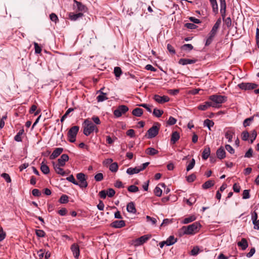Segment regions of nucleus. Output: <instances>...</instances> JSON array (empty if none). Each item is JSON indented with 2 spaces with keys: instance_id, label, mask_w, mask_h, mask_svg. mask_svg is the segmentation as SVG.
Segmentation results:
<instances>
[{
  "instance_id": "f257e3e1",
  "label": "nucleus",
  "mask_w": 259,
  "mask_h": 259,
  "mask_svg": "<svg viewBox=\"0 0 259 259\" xmlns=\"http://www.w3.org/2000/svg\"><path fill=\"white\" fill-rule=\"evenodd\" d=\"M200 227V223L196 222L188 226H183L182 229L184 234L191 235L197 232Z\"/></svg>"
},
{
  "instance_id": "f03ea898",
  "label": "nucleus",
  "mask_w": 259,
  "mask_h": 259,
  "mask_svg": "<svg viewBox=\"0 0 259 259\" xmlns=\"http://www.w3.org/2000/svg\"><path fill=\"white\" fill-rule=\"evenodd\" d=\"M226 97L224 96L213 95L209 96V99L212 103V105H214L215 106L212 107L219 108L220 105L226 101Z\"/></svg>"
},
{
  "instance_id": "7ed1b4c3",
  "label": "nucleus",
  "mask_w": 259,
  "mask_h": 259,
  "mask_svg": "<svg viewBox=\"0 0 259 259\" xmlns=\"http://www.w3.org/2000/svg\"><path fill=\"white\" fill-rule=\"evenodd\" d=\"M94 124L89 119H86L83 123V134L87 136L94 132Z\"/></svg>"
},
{
  "instance_id": "20e7f679",
  "label": "nucleus",
  "mask_w": 259,
  "mask_h": 259,
  "mask_svg": "<svg viewBox=\"0 0 259 259\" xmlns=\"http://www.w3.org/2000/svg\"><path fill=\"white\" fill-rule=\"evenodd\" d=\"M78 126H73L68 131L67 136L68 141L71 143H74L76 140V137L79 131Z\"/></svg>"
},
{
  "instance_id": "39448f33",
  "label": "nucleus",
  "mask_w": 259,
  "mask_h": 259,
  "mask_svg": "<svg viewBox=\"0 0 259 259\" xmlns=\"http://www.w3.org/2000/svg\"><path fill=\"white\" fill-rule=\"evenodd\" d=\"M156 125H153L151 128H150L147 131L148 139H152L155 137L158 134L159 130L160 124L156 123Z\"/></svg>"
},
{
  "instance_id": "423d86ee",
  "label": "nucleus",
  "mask_w": 259,
  "mask_h": 259,
  "mask_svg": "<svg viewBox=\"0 0 259 259\" xmlns=\"http://www.w3.org/2000/svg\"><path fill=\"white\" fill-rule=\"evenodd\" d=\"M238 87L241 90H250L256 89L258 84L252 82H242L238 84Z\"/></svg>"
},
{
  "instance_id": "0eeeda50",
  "label": "nucleus",
  "mask_w": 259,
  "mask_h": 259,
  "mask_svg": "<svg viewBox=\"0 0 259 259\" xmlns=\"http://www.w3.org/2000/svg\"><path fill=\"white\" fill-rule=\"evenodd\" d=\"M128 110V108L125 105H120L114 111V115L116 117H120L123 114L125 113Z\"/></svg>"
},
{
  "instance_id": "6e6552de",
  "label": "nucleus",
  "mask_w": 259,
  "mask_h": 259,
  "mask_svg": "<svg viewBox=\"0 0 259 259\" xmlns=\"http://www.w3.org/2000/svg\"><path fill=\"white\" fill-rule=\"evenodd\" d=\"M153 99L157 103L159 104H163L165 102H167L169 100V98L168 96H160L158 95H155L153 97Z\"/></svg>"
},
{
  "instance_id": "1a4fd4ad",
  "label": "nucleus",
  "mask_w": 259,
  "mask_h": 259,
  "mask_svg": "<svg viewBox=\"0 0 259 259\" xmlns=\"http://www.w3.org/2000/svg\"><path fill=\"white\" fill-rule=\"evenodd\" d=\"M150 237L151 236L149 235H143L138 238L135 241V245L139 246L142 245L143 244L145 243L148 240H149Z\"/></svg>"
},
{
  "instance_id": "9d476101",
  "label": "nucleus",
  "mask_w": 259,
  "mask_h": 259,
  "mask_svg": "<svg viewBox=\"0 0 259 259\" xmlns=\"http://www.w3.org/2000/svg\"><path fill=\"white\" fill-rule=\"evenodd\" d=\"M70 249L73 253L74 257L76 259H78L80 255L79 246L77 244L74 243L71 246Z\"/></svg>"
},
{
  "instance_id": "9b49d317",
  "label": "nucleus",
  "mask_w": 259,
  "mask_h": 259,
  "mask_svg": "<svg viewBox=\"0 0 259 259\" xmlns=\"http://www.w3.org/2000/svg\"><path fill=\"white\" fill-rule=\"evenodd\" d=\"M220 13L222 17L223 20L226 19V4L225 0H220Z\"/></svg>"
},
{
  "instance_id": "f8f14e48",
  "label": "nucleus",
  "mask_w": 259,
  "mask_h": 259,
  "mask_svg": "<svg viewBox=\"0 0 259 259\" xmlns=\"http://www.w3.org/2000/svg\"><path fill=\"white\" fill-rule=\"evenodd\" d=\"M221 23H222L221 19V18L218 19L209 33H211V34H214L216 35L217 32L218 31V29L220 28V25L221 24Z\"/></svg>"
},
{
  "instance_id": "ddd939ff",
  "label": "nucleus",
  "mask_w": 259,
  "mask_h": 259,
  "mask_svg": "<svg viewBox=\"0 0 259 259\" xmlns=\"http://www.w3.org/2000/svg\"><path fill=\"white\" fill-rule=\"evenodd\" d=\"M75 4H76V10L79 12V13H83L87 11V8L84 5H83L81 3L77 2L76 1H74ZM75 7V6H74Z\"/></svg>"
},
{
  "instance_id": "4468645a",
  "label": "nucleus",
  "mask_w": 259,
  "mask_h": 259,
  "mask_svg": "<svg viewBox=\"0 0 259 259\" xmlns=\"http://www.w3.org/2000/svg\"><path fill=\"white\" fill-rule=\"evenodd\" d=\"M83 15L82 13L74 14V13L70 12L68 13V18L71 21H75L81 18Z\"/></svg>"
},
{
  "instance_id": "2eb2a0df",
  "label": "nucleus",
  "mask_w": 259,
  "mask_h": 259,
  "mask_svg": "<svg viewBox=\"0 0 259 259\" xmlns=\"http://www.w3.org/2000/svg\"><path fill=\"white\" fill-rule=\"evenodd\" d=\"M197 61L196 59H185L182 58L180 59L179 61V63L182 65H186L187 64H191L196 63Z\"/></svg>"
},
{
  "instance_id": "dca6fc26",
  "label": "nucleus",
  "mask_w": 259,
  "mask_h": 259,
  "mask_svg": "<svg viewBox=\"0 0 259 259\" xmlns=\"http://www.w3.org/2000/svg\"><path fill=\"white\" fill-rule=\"evenodd\" d=\"M111 226L114 228H121L125 225L124 221H115L111 224Z\"/></svg>"
},
{
  "instance_id": "f3484780",
  "label": "nucleus",
  "mask_w": 259,
  "mask_h": 259,
  "mask_svg": "<svg viewBox=\"0 0 259 259\" xmlns=\"http://www.w3.org/2000/svg\"><path fill=\"white\" fill-rule=\"evenodd\" d=\"M63 151V149L62 148H56L52 154L50 155V158L51 159H54L57 158L58 156H59Z\"/></svg>"
},
{
  "instance_id": "a211bd4d",
  "label": "nucleus",
  "mask_w": 259,
  "mask_h": 259,
  "mask_svg": "<svg viewBox=\"0 0 259 259\" xmlns=\"http://www.w3.org/2000/svg\"><path fill=\"white\" fill-rule=\"evenodd\" d=\"M217 157L220 159H222L226 157V152L224 148L221 146L216 152Z\"/></svg>"
},
{
  "instance_id": "6ab92c4d",
  "label": "nucleus",
  "mask_w": 259,
  "mask_h": 259,
  "mask_svg": "<svg viewBox=\"0 0 259 259\" xmlns=\"http://www.w3.org/2000/svg\"><path fill=\"white\" fill-rule=\"evenodd\" d=\"M104 88H103L98 91V92L100 93V94L97 97L98 102H103L108 99L107 94L102 92V90H104Z\"/></svg>"
},
{
  "instance_id": "aec40b11",
  "label": "nucleus",
  "mask_w": 259,
  "mask_h": 259,
  "mask_svg": "<svg viewBox=\"0 0 259 259\" xmlns=\"http://www.w3.org/2000/svg\"><path fill=\"white\" fill-rule=\"evenodd\" d=\"M69 160V156L67 154H62L60 158L58 159V164L60 166H64L65 162Z\"/></svg>"
},
{
  "instance_id": "412c9836",
  "label": "nucleus",
  "mask_w": 259,
  "mask_h": 259,
  "mask_svg": "<svg viewBox=\"0 0 259 259\" xmlns=\"http://www.w3.org/2000/svg\"><path fill=\"white\" fill-rule=\"evenodd\" d=\"M215 106L214 105H212V103L211 102L207 101L205 102L203 104L200 105L198 108L201 110H206L208 107Z\"/></svg>"
},
{
  "instance_id": "4be33fe9",
  "label": "nucleus",
  "mask_w": 259,
  "mask_h": 259,
  "mask_svg": "<svg viewBox=\"0 0 259 259\" xmlns=\"http://www.w3.org/2000/svg\"><path fill=\"white\" fill-rule=\"evenodd\" d=\"M237 245L243 250H245L248 246V242L245 238H242L241 240L237 243Z\"/></svg>"
},
{
  "instance_id": "5701e85b",
  "label": "nucleus",
  "mask_w": 259,
  "mask_h": 259,
  "mask_svg": "<svg viewBox=\"0 0 259 259\" xmlns=\"http://www.w3.org/2000/svg\"><path fill=\"white\" fill-rule=\"evenodd\" d=\"M210 154V149L208 146H206L203 150L202 155V158L204 160H206Z\"/></svg>"
},
{
  "instance_id": "b1692460",
  "label": "nucleus",
  "mask_w": 259,
  "mask_h": 259,
  "mask_svg": "<svg viewBox=\"0 0 259 259\" xmlns=\"http://www.w3.org/2000/svg\"><path fill=\"white\" fill-rule=\"evenodd\" d=\"M126 210L128 212L135 213L136 212V209L135 206L134 202H131L128 203L126 206Z\"/></svg>"
},
{
  "instance_id": "393cba45",
  "label": "nucleus",
  "mask_w": 259,
  "mask_h": 259,
  "mask_svg": "<svg viewBox=\"0 0 259 259\" xmlns=\"http://www.w3.org/2000/svg\"><path fill=\"white\" fill-rule=\"evenodd\" d=\"M53 164L55 170L58 174L61 175V176H64L65 175V172L63 169L61 167V166H60L58 164H55L54 163Z\"/></svg>"
},
{
  "instance_id": "a878e982",
  "label": "nucleus",
  "mask_w": 259,
  "mask_h": 259,
  "mask_svg": "<svg viewBox=\"0 0 259 259\" xmlns=\"http://www.w3.org/2000/svg\"><path fill=\"white\" fill-rule=\"evenodd\" d=\"M140 171H141L138 166L135 167H130L128 168L126 170V173L128 174V175L138 174Z\"/></svg>"
},
{
  "instance_id": "bb28decb",
  "label": "nucleus",
  "mask_w": 259,
  "mask_h": 259,
  "mask_svg": "<svg viewBox=\"0 0 259 259\" xmlns=\"http://www.w3.org/2000/svg\"><path fill=\"white\" fill-rule=\"evenodd\" d=\"M180 135L179 133L177 132H172L171 134V142L172 144L176 143V142H177L179 139H180Z\"/></svg>"
},
{
  "instance_id": "cd10ccee",
  "label": "nucleus",
  "mask_w": 259,
  "mask_h": 259,
  "mask_svg": "<svg viewBox=\"0 0 259 259\" xmlns=\"http://www.w3.org/2000/svg\"><path fill=\"white\" fill-rule=\"evenodd\" d=\"M177 241L174 236H170L166 240L165 243L167 246H170L175 244Z\"/></svg>"
},
{
  "instance_id": "c85d7f7f",
  "label": "nucleus",
  "mask_w": 259,
  "mask_h": 259,
  "mask_svg": "<svg viewBox=\"0 0 259 259\" xmlns=\"http://www.w3.org/2000/svg\"><path fill=\"white\" fill-rule=\"evenodd\" d=\"M214 185V181L213 180H208L205 182L202 185V187L203 189H207L213 186Z\"/></svg>"
},
{
  "instance_id": "c756f323",
  "label": "nucleus",
  "mask_w": 259,
  "mask_h": 259,
  "mask_svg": "<svg viewBox=\"0 0 259 259\" xmlns=\"http://www.w3.org/2000/svg\"><path fill=\"white\" fill-rule=\"evenodd\" d=\"M143 114V110L140 108H136L132 111V114L137 117H140Z\"/></svg>"
},
{
  "instance_id": "7c9ffc66",
  "label": "nucleus",
  "mask_w": 259,
  "mask_h": 259,
  "mask_svg": "<svg viewBox=\"0 0 259 259\" xmlns=\"http://www.w3.org/2000/svg\"><path fill=\"white\" fill-rule=\"evenodd\" d=\"M146 153L149 155H154L158 153V151L154 148L149 147L146 150Z\"/></svg>"
},
{
  "instance_id": "2f4dec72",
  "label": "nucleus",
  "mask_w": 259,
  "mask_h": 259,
  "mask_svg": "<svg viewBox=\"0 0 259 259\" xmlns=\"http://www.w3.org/2000/svg\"><path fill=\"white\" fill-rule=\"evenodd\" d=\"M234 132L232 131L228 130L225 133V137L228 140L229 142H231Z\"/></svg>"
},
{
  "instance_id": "473e14b6",
  "label": "nucleus",
  "mask_w": 259,
  "mask_h": 259,
  "mask_svg": "<svg viewBox=\"0 0 259 259\" xmlns=\"http://www.w3.org/2000/svg\"><path fill=\"white\" fill-rule=\"evenodd\" d=\"M41 171L45 175L48 174L50 172V168L49 166L46 164L42 162L40 166Z\"/></svg>"
},
{
  "instance_id": "72a5a7b5",
  "label": "nucleus",
  "mask_w": 259,
  "mask_h": 259,
  "mask_svg": "<svg viewBox=\"0 0 259 259\" xmlns=\"http://www.w3.org/2000/svg\"><path fill=\"white\" fill-rule=\"evenodd\" d=\"M196 218L195 215H190L187 218H186L184 219L183 222L185 224H188L189 223H191L193 221H194L196 220Z\"/></svg>"
},
{
  "instance_id": "f704fd0d",
  "label": "nucleus",
  "mask_w": 259,
  "mask_h": 259,
  "mask_svg": "<svg viewBox=\"0 0 259 259\" xmlns=\"http://www.w3.org/2000/svg\"><path fill=\"white\" fill-rule=\"evenodd\" d=\"M215 36V35L213 34H211V33H209L208 36L207 38V39L206 40V42H205V46H208L210 44H211V43L213 41V38H214Z\"/></svg>"
},
{
  "instance_id": "c9c22d12",
  "label": "nucleus",
  "mask_w": 259,
  "mask_h": 259,
  "mask_svg": "<svg viewBox=\"0 0 259 259\" xmlns=\"http://www.w3.org/2000/svg\"><path fill=\"white\" fill-rule=\"evenodd\" d=\"M213 125L214 122L212 120L206 119L204 121V125L207 126L209 130H210L211 127H212Z\"/></svg>"
},
{
  "instance_id": "e433bc0d",
  "label": "nucleus",
  "mask_w": 259,
  "mask_h": 259,
  "mask_svg": "<svg viewBox=\"0 0 259 259\" xmlns=\"http://www.w3.org/2000/svg\"><path fill=\"white\" fill-rule=\"evenodd\" d=\"M254 116H251L249 118L245 119L243 123V125L244 127H246L247 126H249L250 125L251 122L253 120Z\"/></svg>"
},
{
  "instance_id": "4c0bfd02",
  "label": "nucleus",
  "mask_w": 259,
  "mask_h": 259,
  "mask_svg": "<svg viewBox=\"0 0 259 259\" xmlns=\"http://www.w3.org/2000/svg\"><path fill=\"white\" fill-rule=\"evenodd\" d=\"M163 114V111L162 110L158 109L155 108L153 110V114L157 117H160Z\"/></svg>"
},
{
  "instance_id": "58836bf2",
  "label": "nucleus",
  "mask_w": 259,
  "mask_h": 259,
  "mask_svg": "<svg viewBox=\"0 0 259 259\" xmlns=\"http://www.w3.org/2000/svg\"><path fill=\"white\" fill-rule=\"evenodd\" d=\"M118 164L116 162L111 163L109 166V169L112 172H116L118 169Z\"/></svg>"
},
{
  "instance_id": "ea45409f",
  "label": "nucleus",
  "mask_w": 259,
  "mask_h": 259,
  "mask_svg": "<svg viewBox=\"0 0 259 259\" xmlns=\"http://www.w3.org/2000/svg\"><path fill=\"white\" fill-rule=\"evenodd\" d=\"M59 202L61 203H66L68 201V196L66 195H62L59 199Z\"/></svg>"
},
{
  "instance_id": "a19ab883",
  "label": "nucleus",
  "mask_w": 259,
  "mask_h": 259,
  "mask_svg": "<svg viewBox=\"0 0 259 259\" xmlns=\"http://www.w3.org/2000/svg\"><path fill=\"white\" fill-rule=\"evenodd\" d=\"M74 110V108H69L65 113L63 115V116L61 118V122H62L65 120V119L67 117L68 115L72 111Z\"/></svg>"
},
{
  "instance_id": "79ce46f5",
  "label": "nucleus",
  "mask_w": 259,
  "mask_h": 259,
  "mask_svg": "<svg viewBox=\"0 0 259 259\" xmlns=\"http://www.w3.org/2000/svg\"><path fill=\"white\" fill-rule=\"evenodd\" d=\"M223 21L225 25L228 27L230 28L232 26V20L230 17L226 18L223 20Z\"/></svg>"
},
{
  "instance_id": "37998d69",
  "label": "nucleus",
  "mask_w": 259,
  "mask_h": 259,
  "mask_svg": "<svg viewBox=\"0 0 259 259\" xmlns=\"http://www.w3.org/2000/svg\"><path fill=\"white\" fill-rule=\"evenodd\" d=\"M195 160L194 158H193L189 164L187 165L186 170L187 171H189L192 169L195 166Z\"/></svg>"
},
{
  "instance_id": "c03bdc74",
  "label": "nucleus",
  "mask_w": 259,
  "mask_h": 259,
  "mask_svg": "<svg viewBox=\"0 0 259 259\" xmlns=\"http://www.w3.org/2000/svg\"><path fill=\"white\" fill-rule=\"evenodd\" d=\"M199 248L197 246H194L191 251V255L195 256L197 255L199 252Z\"/></svg>"
},
{
  "instance_id": "a18cd8bd",
  "label": "nucleus",
  "mask_w": 259,
  "mask_h": 259,
  "mask_svg": "<svg viewBox=\"0 0 259 259\" xmlns=\"http://www.w3.org/2000/svg\"><path fill=\"white\" fill-rule=\"evenodd\" d=\"M114 73L116 77H119L122 74V71L119 67H115L114 69Z\"/></svg>"
},
{
  "instance_id": "49530a36",
  "label": "nucleus",
  "mask_w": 259,
  "mask_h": 259,
  "mask_svg": "<svg viewBox=\"0 0 259 259\" xmlns=\"http://www.w3.org/2000/svg\"><path fill=\"white\" fill-rule=\"evenodd\" d=\"M130 192L136 193L139 191V188L135 185H131L127 188Z\"/></svg>"
},
{
  "instance_id": "de8ad7c7",
  "label": "nucleus",
  "mask_w": 259,
  "mask_h": 259,
  "mask_svg": "<svg viewBox=\"0 0 259 259\" xmlns=\"http://www.w3.org/2000/svg\"><path fill=\"white\" fill-rule=\"evenodd\" d=\"M162 192V190L158 186H156L154 189V193L156 196L158 197L161 196Z\"/></svg>"
},
{
  "instance_id": "09e8293b",
  "label": "nucleus",
  "mask_w": 259,
  "mask_h": 259,
  "mask_svg": "<svg viewBox=\"0 0 259 259\" xmlns=\"http://www.w3.org/2000/svg\"><path fill=\"white\" fill-rule=\"evenodd\" d=\"M76 178L79 182L83 181L86 180L85 175L82 172L77 174L76 175Z\"/></svg>"
},
{
  "instance_id": "8fccbe9b",
  "label": "nucleus",
  "mask_w": 259,
  "mask_h": 259,
  "mask_svg": "<svg viewBox=\"0 0 259 259\" xmlns=\"http://www.w3.org/2000/svg\"><path fill=\"white\" fill-rule=\"evenodd\" d=\"M50 18L51 21L54 22L55 23H57L59 21L58 16L55 13L51 14L50 15Z\"/></svg>"
},
{
  "instance_id": "3c124183",
  "label": "nucleus",
  "mask_w": 259,
  "mask_h": 259,
  "mask_svg": "<svg viewBox=\"0 0 259 259\" xmlns=\"http://www.w3.org/2000/svg\"><path fill=\"white\" fill-rule=\"evenodd\" d=\"M66 180L69 182L72 183L73 184L75 185H78V183L75 180L73 176L72 175H70L69 177L66 178Z\"/></svg>"
},
{
  "instance_id": "603ef678",
  "label": "nucleus",
  "mask_w": 259,
  "mask_h": 259,
  "mask_svg": "<svg viewBox=\"0 0 259 259\" xmlns=\"http://www.w3.org/2000/svg\"><path fill=\"white\" fill-rule=\"evenodd\" d=\"M213 12L215 13V14L218 13V6L217 1L210 3Z\"/></svg>"
},
{
  "instance_id": "864d4df0",
  "label": "nucleus",
  "mask_w": 259,
  "mask_h": 259,
  "mask_svg": "<svg viewBox=\"0 0 259 259\" xmlns=\"http://www.w3.org/2000/svg\"><path fill=\"white\" fill-rule=\"evenodd\" d=\"M182 49L185 51H191L193 49V46L191 44H185L182 47Z\"/></svg>"
},
{
  "instance_id": "5fc2aeb1",
  "label": "nucleus",
  "mask_w": 259,
  "mask_h": 259,
  "mask_svg": "<svg viewBox=\"0 0 259 259\" xmlns=\"http://www.w3.org/2000/svg\"><path fill=\"white\" fill-rule=\"evenodd\" d=\"M146 220L148 222H150L152 225H155L157 222L156 219L148 215L146 216Z\"/></svg>"
},
{
  "instance_id": "6e6d98bb",
  "label": "nucleus",
  "mask_w": 259,
  "mask_h": 259,
  "mask_svg": "<svg viewBox=\"0 0 259 259\" xmlns=\"http://www.w3.org/2000/svg\"><path fill=\"white\" fill-rule=\"evenodd\" d=\"M35 233L39 237H44L46 235V233L42 230H36Z\"/></svg>"
},
{
  "instance_id": "4d7b16f0",
  "label": "nucleus",
  "mask_w": 259,
  "mask_h": 259,
  "mask_svg": "<svg viewBox=\"0 0 259 259\" xmlns=\"http://www.w3.org/2000/svg\"><path fill=\"white\" fill-rule=\"evenodd\" d=\"M249 190H244L242 194V198L243 199H248L250 197L249 194Z\"/></svg>"
},
{
  "instance_id": "13d9d810",
  "label": "nucleus",
  "mask_w": 259,
  "mask_h": 259,
  "mask_svg": "<svg viewBox=\"0 0 259 259\" xmlns=\"http://www.w3.org/2000/svg\"><path fill=\"white\" fill-rule=\"evenodd\" d=\"M177 122V119L172 116L169 117L168 120L167 121V123L168 125H172L175 124Z\"/></svg>"
},
{
  "instance_id": "bf43d9fd",
  "label": "nucleus",
  "mask_w": 259,
  "mask_h": 259,
  "mask_svg": "<svg viewBox=\"0 0 259 259\" xmlns=\"http://www.w3.org/2000/svg\"><path fill=\"white\" fill-rule=\"evenodd\" d=\"M1 177H3L7 183H10L11 182V179L8 174L3 173L1 175Z\"/></svg>"
},
{
  "instance_id": "052dcab7",
  "label": "nucleus",
  "mask_w": 259,
  "mask_h": 259,
  "mask_svg": "<svg viewBox=\"0 0 259 259\" xmlns=\"http://www.w3.org/2000/svg\"><path fill=\"white\" fill-rule=\"evenodd\" d=\"M172 222V220L171 219H165L163 220L162 223H161L160 226H165L167 225L171 224Z\"/></svg>"
},
{
  "instance_id": "680f3d73",
  "label": "nucleus",
  "mask_w": 259,
  "mask_h": 259,
  "mask_svg": "<svg viewBox=\"0 0 259 259\" xmlns=\"http://www.w3.org/2000/svg\"><path fill=\"white\" fill-rule=\"evenodd\" d=\"M256 136H257L256 132L255 131V130H253L251 132V134L250 135V143H252L253 142V141L256 139Z\"/></svg>"
},
{
  "instance_id": "e2e57ef3",
  "label": "nucleus",
  "mask_w": 259,
  "mask_h": 259,
  "mask_svg": "<svg viewBox=\"0 0 259 259\" xmlns=\"http://www.w3.org/2000/svg\"><path fill=\"white\" fill-rule=\"evenodd\" d=\"M242 139L243 141H247L249 136V133L247 131H244L242 133Z\"/></svg>"
},
{
  "instance_id": "0e129e2a",
  "label": "nucleus",
  "mask_w": 259,
  "mask_h": 259,
  "mask_svg": "<svg viewBox=\"0 0 259 259\" xmlns=\"http://www.w3.org/2000/svg\"><path fill=\"white\" fill-rule=\"evenodd\" d=\"M106 192L107 193V196L109 197H112L115 193V191L112 188L108 189Z\"/></svg>"
},
{
  "instance_id": "69168bd1",
  "label": "nucleus",
  "mask_w": 259,
  "mask_h": 259,
  "mask_svg": "<svg viewBox=\"0 0 259 259\" xmlns=\"http://www.w3.org/2000/svg\"><path fill=\"white\" fill-rule=\"evenodd\" d=\"M95 179L97 182H100L103 179V175L102 173H98L95 176Z\"/></svg>"
},
{
  "instance_id": "338daca9",
  "label": "nucleus",
  "mask_w": 259,
  "mask_h": 259,
  "mask_svg": "<svg viewBox=\"0 0 259 259\" xmlns=\"http://www.w3.org/2000/svg\"><path fill=\"white\" fill-rule=\"evenodd\" d=\"M196 176L193 174L187 177V181L189 183L193 182L196 179Z\"/></svg>"
},
{
  "instance_id": "774afa93",
  "label": "nucleus",
  "mask_w": 259,
  "mask_h": 259,
  "mask_svg": "<svg viewBox=\"0 0 259 259\" xmlns=\"http://www.w3.org/2000/svg\"><path fill=\"white\" fill-rule=\"evenodd\" d=\"M32 194L34 196L39 197L41 195V192L38 189H34L32 191Z\"/></svg>"
}]
</instances>
